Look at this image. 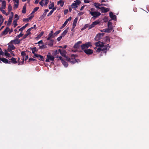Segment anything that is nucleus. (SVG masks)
<instances>
[{"label":"nucleus","mask_w":149,"mask_h":149,"mask_svg":"<svg viewBox=\"0 0 149 149\" xmlns=\"http://www.w3.org/2000/svg\"><path fill=\"white\" fill-rule=\"evenodd\" d=\"M95 45L96 47L94 48V49L97 53L101 52L100 56L103 55V53H104L105 55H106L107 50L109 47V45L108 44L105 45L103 43L101 42L100 41H99L95 43Z\"/></svg>","instance_id":"obj_1"},{"label":"nucleus","mask_w":149,"mask_h":149,"mask_svg":"<svg viewBox=\"0 0 149 149\" xmlns=\"http://www.w3.org/2000/svg\"><path fill=\"white\" fill-rule=\"evenodd\" d=\"M91 11L90 12V14H91L92 16H93L92 17H94L97 18L98 17L101 15L100 13L98 11H93L94 9L92 8L91 9Z\"/></svg>","instance_id":"obj_2"},{"label":"nucleus","mask_w":149,"mask_h":149,"mask_svg":"<svg viewBox=\"0 0 149 149\" xmlns=\"http://www.w3.org/2000/svg\"><path fill=\"white\" fill-rule=\"evenodd\" d=\"M92 46L91 43L90 42H86L81 46V49L83 50L85 49L86 48H88L89 47L91 48Z\"/></svg>","instance_id":"obj_3"},{"label":"nucleus","mask_w":149,"mask_h":149,"mask_svg":"<svg viewBox=\"0 0 149 149\" xmlns=\"http://www.w3.org/2000/svg\"><path fill=\"white\" fill-rule=\"evenodd\" d=\"M58 51L63 56L65 57V60L66 59V58L68 57V56H66V52L65 50H61V49H58ZM58 51L57 50H56L55 51V53L57 54H58V53H57Z\"/></svg>","instance_id":"obj_4"},{"label":"nucleus","mask_w":149,"mask_h":149,"mask_svg":"<svg viewBox=\"0 0 149 149\" xmlns=\"http://www.w3.org/2000/svg\"><path fill=\"white\" fill-rule=\"evenodd\" d=\"M81 2L80 0H76L74 1V3H73L71 6L72 8H76L77 7V6L79 5Z\"/></svg>","instance_id":"obj_5"},{"label":"nucleus","mask_w":149,"mask_h":149,"mask_svg":"<svg viewBox=\"0 0 149 149\" xmlns=\"http://www.w3.org/2000/svg\"><path fill=\"white\" fill-rule=\"evenodd\" d=\"M104 33L97 34L95 38V40L98 41L101 39L103 36Z\"/></svg>","instance_id":"obj_6"},{"label":"nucleus","mask_w":149,"mask_h":149,"mask_svg":"<svg viewBox=\"0 0 149 149\" xmlns=\"http://www.w3.org/2000/svg\"><path fill=\"white\" fill-rule=\"evenodd\" d=\"M65 60L67 61H69L70 63L72 64L75 63L76 62H78L77 61V59L73 58L70 59L68 57L66 58V59Z\"/></svg>","instance_id":"obj_7"},{"label":"nucleus","mask_w":149,"mask_h":149,"mask_svg":"<svg viewBox=\"0 0 149 149\" xmlns=\"http://www.w3.org/2000/svg\"><path fill=\"white\" fill-rule=\"evenodd\" d=\"M49 1V0H42L39 2L40 4L42 6H43L45 5H47Z\"/></svg>","instance_id":"obj_8"},{"label":"nucleus","mask_w":149,"mask_h":149,"mask_svg":"<svg viewBox=\"0 0 149 149\" xmlns=\"http://www.w3.org/2000/svg\"><path fill=\"white\" fill-rule=\"evenodd\" d=\"M21 40L19 39L18 38H16L13 40H11L10 42L11 43L15 44H19L20 43Z\"/></svg>","instance_id":"obj_9"},{"label":"nucleus","mask_w":149,"mask_h":149,"mask_svg":"<svg viewBox=\"0 0 149 149\" xmlns=\"http://www.w3.org/2000/svg\"><path fill=\"white\" fill-rule=\"evenodd\" d=\"M84 51L85 53L88 55H90L93 53V50L90 49L84 50Z\"/></svg>","instance_id":"obj_10"},{"label":"nucleus","mask_w":149,"mask_h":149,"mask_svg":"<svg viewBox=\"0 0 149 149\" xmlns=\"http://www.w3.org/2000/svg\"><path fill=\"white\" fill-rule=\"evenodd\" d=\"M54 57L53 56L51 55H47V58L45 60V61L46 62H49V60H50L51 61H54Z\"/></svg>","instance_id":"obj_11"},{"label":"nucleus","mask_w":149,"mask_h":149,"mask_svg":"<svg viewBox=\"0 0 149 149\" xmlns=\"http://www.w3.org/2000/svg\"><path fill=\"white\" fill-rule=\"evenodd\" d=\"M53 31H50V32L49 34L48 35V37L47 38V40H50V39L52 38H54V34H53Z\"/></svg>","instance_id":"obj_12"},{"label":"nucleus","mask_w":149,"mask_h":149,"mask_svg":"<svg viewBox=\"0 0 149 149\" xmlns=\"http://www.w3.org/2000/svg\"><path fill=\"white\" fill-rule=\"evenodd\" d=\"M100 10L103 13H106L109 10V8H106L104 7H101Z\"/></svg>","instance_id":"obj_13"},{"label":"nucleus","mask_w":149,"mask_h":149,"mask_svg":"<svg viewBox=\"0 0 149 149\" xmlns=\"http://www.w3.org/2000/svg\"><path fill=\"white\" fill-rule=\"evenodd\" d=\"M109 16L111 19L116 21V17L115 15H113L112 12H110L109 13Z\"/></svg>","instance_id":"obj_14"},{"label":"nucleus","mask_w":149,"mask_h":149,"mask_svg":"<svg viewBox=\"0 0 149 149\" xmlns=\"http://www.w3.org/2000/svg\"><path fill=\"white\" fill-rule=\"evenodd\" d=\"M9 30L10 29L8 27H6V29L1 33V35L2 36L7 34Z\"/></svg>","instance_id":"obj_15"},{"label":"nucleus","mask_w":149,"mask_h":149,"mask_svg":"<svg viewBox=\"0 0 149 149\" xmlns=\"http://www.w3.org/2000/svg\"><path fill=\"white\" fill-rule=\"evenodd\" d=\"M35 56L37 57H39V58L38 59L39 60L44 61L45 60L43 56L38 54H35Z\"/></svg>","instance_id":"obj_16"},{"label":"nucleus","mask_w":149,"mask_h":149,"mask_svg":"<svg viewBox=\"0 0 149 149\" xmlns=\"http://www.w3.org/2000/svg\"><path fill=\"white\" fill-rule=\"evenodd\" d=\"M82 43L81 41H79L75 43L73 47L75 49H77L80 46V45Z\"/></svg>","instance_id":"obj_17"},{"label":"nucleus","mask_w":149,"mask_h":149,"mask_svg":"<svg viewBox=\"0 0 149 149\" xmlns=\"http://www.w3.org/2000/svg\"><path fill=\"white\" fill-rule=\"evenodd\" d=\"M1 61L5 63H8L9 64H10L11 63L10 61H8V59L4 58H1Z\"/></svg>","instance_id":"obj_18"},{"label":"nucleus","mask_w":149,"mask_h":149,"mask_svg":"<svg viewBox=\"0 0 149 149\" xmlns=\"http://www.w3.org/2000/svg\"><path fill=\"white\" fill-rule=\"evenodd\" d=\"M69 29V28L68 27L61 34V35L62 37H64L66 34L68 32V31Z\"/></svg>","instance_id":"obj_19"},{"label":"nucleus","mask_w":149,"mask_h":149,"mask_svg":"<svg viewBox=\"0 0 149 149\" xmlns=\"http://www.w3.org/2000/svg\"><path fill=\"white\" fill-rule=\"evenodd\" d=\"M30 48L31 49L32 53L34 54V55L35 56V54H36L35 53V52H37L38 51V49H37L36 47H34L33 48Z\"/></svg>","instance_id":"obj_20"},{"label":"nucleus","mask_w":149,"mask_h":149,"mask_svg":"<svg viewBox=\"0 0 149 149\" xmlns=\"http://www.w3.org/2000/svg\"><path fill=\"white\" fill-rule=\"evenodd\" d=\"M6 3L5 1H2L1 3V8L3 9H5L6 6Z\"/></svg>","instance_id":"obj_21"},{"label":"nucleus","mask_w":149,"mask_h":149,"mask_svg":"<svg viewBox=\"0 0 149 149\" xmlns=\"http://www.w3.org/2000/svg\"><path fill=\"white\" fill-rule=\"evenodd\" d=\"M26 5L25 4L22 10V13H23L24 14L26 13Z\"/></svg>","instance_id":"obj_22"},{"label":"nucleus","mask_w":149,"mask_h":149,"mask_svg":"<svg viewBox=\"0 0 149 149\" xmlns=\"http://www.w3.org/2000/svg\"><path fill=\"white\" fill-rule=\"evenodd\" d=\"M94 5L95 7L100 9V4L98 3H94Z\"/></svg>","instance_id":"obj_23"},{"label":"nucleus","mask_w":149,"mask_h":149,"mask_svg":"<svg viewBox=\"0 0 149 149\" xmlns=\"http://www.w3.org/2000/svg\"><path fill=\"white\" fill-rule=\"evenodd\" d=\"M113 28H112L111 27L110 28H108V29H105V31H104L105 32L107 33H109L112 30Z\"/></svg>","instance_id":"obj_24"},{"label":"nucleus","mask_w":149,"mask_h":149,"mask_svg":"<svg viewBox=\"0 0 149 149\" xmlns=\"http://www.w3.org/2000/svg\"><path fill=\"white\" fill-rule=\"evenodd\" d=\"M64 2L60 0L58 2V4H59L61 6L63 7L64 5Z\"/></svg>","instance_id":"obj_25"},{"label":"nucleus","mask_w":149,"mask_h":149,"mask_svg":"<svg viewBox=\"0 0 149 149\" xmlns=\"http://www.w3.org/2000/svg\"><path fill=\"white\" fill-rule=\"evenodd\" d=\"M11 61L13 63L15 64L17 63V61H16V59L14 57H12L10 59Z\"/></svg>","instance_id":"obj_26"},{"label":"nucleus","mask_w":149,"mask_h":149,"mask_svg":"<svg viewBox=\"0 0 149 149\" xmlns=\"http://www.w3.org/2000/svg\"><path fill=\"white\" fill-rule=\"evenodd\" d=\"M62 63L65 67H67L68 66V63L63 60H62L61 61Z\"/></svg>","instance_id":"obj_27"},{"label":"nucleus","mask_w":149,"mask_h":149,"mask_svg":"<svg viewBox=\"0 0 149 149\" xmlns=\"http://www.w3.org/2000/svg\"><path fill=\"white\" fill-rule=\"evenodd\" d=\"M18 19H15L13 21V24H14V27L15 28L17 25V22Z\"/></svg>","instance_id":"obj_28"},{"label":"nucleus","mask_w":149,"mask_h":149,"mask_svg":"<svg viewBox=\"0 0 149 149\" xmlns=\"http://www.w3.org/2000/svg\"><path fill=\"white\" fill-rule=\"evenodd\" d=\"M49 45L51 46H52L53 45L54 40H49Z\"/></svg>","instance_id":"obj_29"},{"label":"nucleus","mask_w":149,"mask_h":149,"mask_svg":"<svg viewBox=\"0 0 149 149\" xmlns=\"http://www.w3.org/2000/svg\"><path fill=\"white\" fill-rule=\"evenodd\" d=\"M54 3L53 2L49 6V8L50 9H52L54 7Z\"/></svg>","instance_id":"obj_30"},{"label":"nucleus","mask_w":149,"mask_h":149,"mask_svg":"<svg viewBox=\"0 0 149 149\" xmlns=\"http://www.w3.org/2000/svg\"><path fill=\"white\" fill-rule=\"evenodd\" d=\"M3 8H0V10L2 12V13L6 15L7 16L8 15V14L6 13V11L2 9Z\"/></svg>","instance_id":"obj_31"},{"label":"nucleus","mask_w":149,"mask_h":149,"mask_svg":"<svg viewBox=\"0 0 149 149\" xmlns=\"http://www.w3.org/2000/svg\"><path fill=\"white\" fill-rule=\"evenodd\" d=\"M112 23L110 21H109L108 23V28H110V27H111L113 28L112 27Z\"/></svg>","instance_id":"obj_32"},{"label":"nucleus","mask_w":149,"mask_h":149,"mask_svg":"<svg viewBox=\"0 0 149 149\" xmlns=\"http://www.w3.org/2000/svg\"><path fill=\"white\" fill-rule=\"evenodd\" d=\"M46 15V13H44L43 14L41 15V16L40 17V19H43Z\"/></svg>","instance_id":"obj_33"},{"label":"nucleus","mask_w":149,"mask_h":149,"mask_svg":"<svg viewBox=\"0 0 149 149\" xmlns=\"http://www.w3.org/2000/svg\"><path fill=\"white\" fill-rule=\"evenodd\" d=\"M8 47L12 50H14L15 48L14 46L13 45H9L8 46Z\"/></svg>","instance_id":"obj_34"},{"label":"nucleus","mask_w":149,"mask_h":149,"mask_svg":"<svg viewBox=\"0 0 149 149\" xmlns=\"http://www.w3.org/2000/svg\"><path fill=\"white\" fill-rule=\"evenodd\" d=\"M61 31V30H60L56 31L54 33V36L55 37Z\"/></svg>","instance_id":"obj_35"},{"label":"nucleus","mask_w":149,"mask_h":149,"mask_svg":"<svg viewBox=\"0 0 149 149\" xmlns=\"http://www.w3.org/2000/svg\"><path fill=\"white\" fill-rule=\"evenodd\" d=\"M44 32L43 31H42L41 33L39 34L37 36V38H39L41 37L43 34Z\"/></svg>","instance_id":"obj_36"},{"label":"nucleus","mask_w":149,"mask_h":149,"mask_svg":"<svg viewBox=\"0 0 149 149\" xmlns=\"http://www.w3.org/2000/svg\"><path fill=\"white\" fill-rule=\"evenodd\" d=\"M24 35V34L22 33V32H21L16 37V38H19L20 37Z\"/></svg>","instance_id":"obj_37"},{"label":"nucleus","mask_w":149,"mask_h":149,"mask_svg":"<svg viewBox=\"0 0 149 149\" xmlns=\"http://www.w3.org/2000/svg\"><path fill=\"white\" fill-rule=\"evenodd\" d=\"M12 9V7L11 5L10 4H9L8 5V11L9 12H10L11 10Z\"/></svg>","instance_id":"obj_38"},{"label":"nucleus","mask_w":149,"mask_h":149,"mask_svg":"<svg viewBox=\"0 0 149 149\" xmlns=\"http://www.w3.org/2000/svg\"><path fill=\"white\" fill-rule=\"evenodd\" d=\"M67 23H66V22H65L63 24L62 26L60 28V29H62L67 24Z\"/></svg>","instance_id":"obj_39"},{"label":"nucleus","mask_w":149,"mask_h":149,"mask_svg":"<svg viewBox=\"0 0 149 149\" xmlns=\"http://www.w3.org/2000/svg\"><path fill=\"white\" fill-rule=\"evenodd\" d=\"M29 34V33H27V34L24 35L23 37V39L26 38Z\"/></svg>","instance_id":"obj_40"},{"label":"nucleus","mask_w":149,"mask_h":149,"mask_svg":"<svg viewBox=\"0 0 149 149\" xmlns=\"http://www.w3.org/2000/svg\"><path fill=\"white\" fill-rule=\"evenodd\" d=\"M78 20L77 18H76L74 20L73 24H76Z\"/></svg>","instance_id":"obj_41"},{"label":"nucleus","mask_w":149,"mask_h":149,"mask_svg":"<svg viewBox=\"0 0 149 149\" xmlns=\"http://www.w3.org/2000/svg\"><path fill=\"white\" fill-rule=\"evenodd\" d=\"M21 55L22 56L24 57V56H26V54L24 51H23L21 52Z\"/></svg>","instance_id":"obj_42"},{"label":"nucleus","mask_w":149,"mask_h":149,"mask_svg":"<svg viewBox=\"0 0 149 149\" xmlns=\"http://www.w3.org/2000/svg\"><path fill=\"white\" fill-rule=\"evenodd\" d=\"M100 22L98 21H95L93 22L92 23L93 24L94 26L95 25L98 24Z\"/></svg>","instance_id":"obj_43"},{"label":"nucleus","mask_w":149,"mask_h":149,"mask_svg":"<svg viewBox=\"0 0 149 149\" xmlns=\"http://www.w3.org/2000/svg\"><path fill=\"white\" fill-rule=\"evenodd\" d=\"M53 13V11L52 10L50 11L49 13L47 15V16L49 17Z\"/></svg>","instance_id":"obj_44"},{"label":"nucleus","mask_w":149,"mask_h":149,"mask_svg":"<svg viewBox=\"0 0 149 149\" xmlns=\"http://www.w3.org/2000/svg\"><path fill=\"white\" fill-rule=\"evenodd\" d=\"M72 19V17H69L67 19L66 21H65V22H66L67 23H68V21H70Z\"/></svg>","instance_id":"obj_45"},{"label":"nucleus","mask_w":149,"mask_h":149,"mask_svg":"<svg viewBox=\"0 0 149 149\" xmlns=\"http://www.w3.org/2000/svg\"><path fill=\"white\" fill-rule=\"evenodd\" d=\"M46 47L45 45H42L39 46V49H45L46 48Z\"/></svg>","instance_id":"obj_46"},{"label":"nucleus","mask_w":149,"mask_h":149,"mask_svg":"<svg viewBox=\"0 0 149 149\" xmlns=\"http://www.w3.org/2000/svg\"><path fill=\"white\" fill-rule=\"evenodd\" d=\"M13 20V16H10L8 20V22H12Z\"/></svg>","instance_id":"obj_47"},{"label":"nucleus","mask_w":149,"mask_h":149,"mask_svg":"<svg viewBox=\"0 0 149 149\" xmlns=\"http://www.w3.org/2000/svg\"><path fill=\"white\" fill-rule=\"evenodd\" d=\"M56 57L57 58H58V60L59 59L61 60V61H62V60H63V59L62 58L61 56H57Z\"/></svg>","instance_id":"obj_48"},{"label":"nucleus","mask_w":149,"mask_h":149,"mask_svg":"<svg viewBox=\"0 0 149 149\" xmlns=\"http://www.w3.org/2000/svg\"><path fill=\"white\" fill-rule=\"evenodd\" d=\"M25 29L23 26L22 27H21V28L19 29L18 30L19 31H20L22 33V31L23 30H24V29Z\"/></svg>","instance_id":"obj_49"},{"label":"nucleus","mask_w":149,"mask_h":149,"mask_svg":"<svg viewBox=\"0 0 149 149\" xmlns=\"http://www.w3.org/2000/svg\"><path fill=\"white\" fill-rule=\"evenodd\" d=\"M3 54H4V53H3V52L2 49L0 47V55H3Z\"/></svg>","instance_id":"obj_50"},{"label":"nucleus","mask_w":149,"mask_h":149,"mask_svg":"<svg viewBox=\"0 0 149 149\" xmlns=\"http://www.w3.org/2000/svg\"><path fill=\"white\" fill-rule=\"evenodd\" d=\"M63 37L61 35L60 36H59V37H58L57 39V40L58 41H60V40H61V39L62 38V37Z\"/></svg>","instance_id":"obj_51"},{"label":"nucleus","mask_w":149,"mask_h":149,"mask_svg":"<svg viewBox=\"0 0 149 149\" xmlns=\"http://www.w3.org/2000/svg\"><path fill=\"white\" fill-rule=\"evenodd\" d=\"M39 9V7H36L34 8L33 10L36 12Z\"/></svg>","instance_id":"obj_52"},{"label":"nucleus","mask_w":149,"mask_h":149,"mask_svg":"<svg viewBox=\"0 0 149 149\" xmlns=\"http://www.w3.org/2000/svg\"><path fill=\"white\" fill-rule=\"evenodd\" d=\"M19 4L17 3L16 4H14V8H17L18 7Z\"/></svg>","instance_id":"obj_53"},{"label":"nucleus","mask_w":149,"mask_h":149,"mask_svg":"<svg viewBox=\"0 0 149 149\" xmlns=\"http://www.w3.org/2000/svg\"><path fill=\"white\" fill-rule=\"evenodd\" d=\"M5 56H8V57H10V54L8 52H5Z\"/></svg>","instance_id":"obj_54"},{"label":"nucleus","mask_w":149,"mask_h":149,"mask_svg":"<svg viewBox=\"0 0 149 149\" xmlns=\"http://www.w3.org/2000/svg\"><path fill=\"white\" fill-rule=\"evenodd\" d=\"M41 44L43 45V42L42 40H41L39 41L38 43H36V44Z\"/></svg>","instance_id":"obj_55"},{"label":"nucleus","mask_w":149,"mask_h":149,"mask_svg":"<svg viewBox=\"0 0 149 149\" xmlns=\"http://www.w3.org/2000/svg\"><path fill=\"white\" fill-rule=\"evenodd\" d=\"M68 12V9H66L64 10V14L65 15Z\"/></svg>","instance_id":"obj_56"},{"label":"nucleus","mask_w":149,"mask_h":149,"mask_svg":"<svg viewBox=\"0 0 149 149\" xmlns=\"http://www.w3.org/2000/svg\"><path fill=\"white\" fill-rule=\"evenodd\" d=\"M94 25L92 23V24L90 25L89 26V29H90L94 27Z\"/></svg>","instance_id":"obj_57"},{"label":"nucleus","mask_w":149,"mask_h":149,"mask_svg":"<svg viewBox=\"0 0 149 149\" xmlns=\"http://www.w3.org/2000/svg\"><path fill=\"white\" fill-rule=\"evenodd\" d=\"M36 60L35 59H33L32 58H30L29 59V62H30L31 61H36Z\"/></svg>","instance_id":"obj_58"},{"label":"nucleus","mask_w":149,"mask_h":149,"mask_svg":"<svg viewBox=\"0 0 149 149\" xmlns=\"http://www.w3.org/2000/svg\"><path fill=\"white\" fill-rule=\"evenodd\" d=\"M30 28L31 30L33 29H36L37 27H36V25H35L33 26V27H31Z\"/></svg>","instance_id":"obj_59"},{"label":"nucleus","mask_w":149,"mask_h":149,"mask_svg":"<svg viewBox=\"0 0 149 149\" xmlns=\"http://www.w3.org/2000/svg\"><path fill=\"white\" fill-rule=\"evenodd\" d=\"M15 18H16V19H18V20L19 19V17L17 14H15Z\"/></svg>","instance_id":"obj_60"},{"label":"nucleus","mask_w":149,"mask_h":149,"mask_svg":"<svg viewBox=\"0 0 149 149\" xmlns=\"http://www.w3.org/2000/svg\"><path fill=\"white\" fill-rule=\"evenodd\" d=\"M84 2L86 3H89L90 1L89 0H84Z\"/></svg>","instance_id":"obj_61"},{"label":"nucleus","mask_w":149,"mask_h":149,"mask_svg":"<svg viewBox=\"0 0 149 149\" xmlns=\"http://www.w3.org/2000/svg\"><path fill=\"white\" fill-rule=\"evenodd\" d=\"M31 30V28H30L27 30L26 32H27V33H29L30 34L31 33L30 31Z\"/></svg>","instance_id":"obj_62"},{"label":"nucleus","mask_w":149,"mask_h":149,"mask_svg":"<svg viewBox=\"0 0 149 149\" xmlns=\"http://www.w3.org/2000/svg\"><path fill=\"white\" fill-rule=\"evenodd\" d=\"M17 4H19V0H13Z\"/></svg>","instance_id":"obj_63"},{"label":"nucleus","mask_w":149,"mask_h":149,"mask_svg":"<svg viewBox=\"0 0 149 149\" xmlns=\"http://www.w3.org/2000/svg\"><path fill=\"white\" fill-rule=\"evenodd\" d=\"M23 21H26L27 22H28L29 21V19L28 18H24L23 19Z\"/></svg>","instance_id":"obj_64"}]
</instances>
